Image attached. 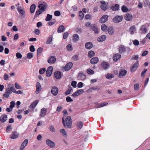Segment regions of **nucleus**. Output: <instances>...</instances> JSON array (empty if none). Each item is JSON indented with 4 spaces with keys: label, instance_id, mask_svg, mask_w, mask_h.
<instances>
[{
    "label": "nucleus",
    "instance_id": "f257e3e1",
    "mask_svg": "<svg viewBox=\"0 0 150 150\" xmlns=\"http://www.w3.org/2000/svg\"><path fill=\"white\" fill-rule=\"evenodd\" d=\"M15 88L13 85L12 84H9L7 85V87L6 89L5 92L3 95V96L6 98H8L10 96V94H11L12 92L13 93Z\"/></svg>",
    "mask_w": 150,
    "mask_h": 150
},
{
    "label": "nucleus",
    "instance_id": "f03ea898",
    "mask_svg": "<svg viewBox=\"0 0 150 150\" xmlns=\"http://www.w3.org/2000/svg\"><path fill=\"white\" fill-rule=\"evenodd\" d=\"M39 4L38 8V15L41 14L44 12L47 9L48 5L45 1H40L39 3Z\"/></svg>",
    "mask_w": 150,
    "mask_h": 150
},
{
    "label": "nucleus",
    "instance_id": "7ed1b4c3",
    "mask_svg": "<svg viewBox=\"0 0 150 150\" xmlns=\"http://www.w3.org/2000/svg\"><path fill=\"white\" fill-rule=\"evenodd\" d=\"M62 121L63 124L65 127H67L70 128L71 127L72 125V121L71 117L70 116L67 117L65 120L64 117L62 118Z\"/></svg>",
    "mask_w": 150,
    "mask_h": 150
},
{
    "label": "nucleus",
    "instance_id": "20e7f679",
    "mask_svg": "<svg viewBox=\"0 0 150 150\" xmlns=\"http://www.w3.org/2000/svg\"><path fill=\"white\" fill-rule=\"evenodd\" d=\"M100 3L101 4L100 8L103 11H105L108 8V4L105 1L102 0L100 1Z\"/></svg>",
    "mask_w": 150,
    "mask_h": 150
},
{
    "label": "nucleus",
    "instance_id": "39448f33",
    "mask_svg": "<svg viewBox=\"0 0 150 150\" xmlns=\"http://www.w3.org/2000/svg\"><path fill=\"white\" fill-rule=\"evenodd\" d=\"M84 93V91L83 89H81L78 90L73 94L72 95V96L74 98H76L83 94Z\"/></svg>",
    "mask_w": 150,
    "mask_h": 150
},
{
    "label": "nucleus",
    "instance_id": "423d86ee",
    "mask_svg": "<svg viewBox=\"0 0 150 150\" xmlns=\"http://www.w3.org/2000/svg\"><path fill=\"white\" fill-rule=\"evenodd\" d=\"M123 19V17L122 16H117L113 18L112 20L114 23H118L121 22Z\"/></svg>",
    "mask_w": 150,
    "mask_h": 150
},
{
    "label": "nucleus",
    "instance_id": "0eeeda50",
    "mask_svg": "<svg viewBox=\"0 0 150 150\" xmlns=\"http://www.w3.org/2000/svg\"><path fill=\"white\" fill-rule=\"evenodd\" d=\"M118 50L119 52L122 53L126 51L127 50L129 51L130 50V48H129L125 47L123 45H120L119 46Z\"/></svg>",
    "mask_w": 150,
    "mask_h": 150
},
{
    "label": "nucleus",
    "instance_id": "6e6552de",
    "mask_svg": "<svg viewBox=\"0 0 150 150\" xmlns=\"http://www.w3.org/2000/svg\"><path fill=\"white\" fill-rule=\"evenodd\" d=\"M46 144L49 147L53 148L55 147V143L51 140L47 139L46 140Z\"/></svg>",
    "mask_w": 150,
    "mask_h": 150
},
{
    "label": "nucleus",
    "instance_id": "1a4fd4ad",
    "mask_svg": "<svg viewBox=\"0 0 150 150\" xmlns=\"http://www.w3.org/2000/svg\"><path fill=\"white\" fill-rule=\"evenodd\" d=\"M73 64L72 62H70L67 64L65 67L62 68L64 71H67L69 70L72 67Z\"/></svg>",
    "mask_w": 150,
    "mask_h": 150
},
{
    "label": "nucleus",
    "instance_id": "9d476101",
    "mask_svg": "<svg viewBox=\"0 0 150 150\" xmlns=\"http://www.w3.org/2000/svg\"><path fill=\"white\" fill-rule=\"evenodd\" d=\"M127 73V71L124 69H121L119 73V76L122 78L126 76Z\"/></svg>",
    "mask_w": 150,
    "mask_h": 150
},
{
    "label": "nucleus",
    "instance_id": "9b49d317",
    "mask_svg": "<svg viewBox=\"0 0 150 150\" xmlns=\"http://www.w3.org/2000/svg\"><path fill=\"white\" fill-rule=\"evenodd\" d=\"M108 16L107 15H104L100 19L99 22L101 23L106 22L108 20Z\"/></svg>",
    "mask_w": 150,
    "mask_h": 150
},
{
    "label": "nucleus",
    "instance_id": "f8f14e48",
    "mask_svg": "<svg viewBox=\"0 0 150 150\" xmlns=\"http://www.w3.org/2000/svg\"><path fill=\"white\" fill-rule=\"evenodd\" d=\"M124 19L127 21H131L133 19V16L132 14L129 13H127L124 16Z\"/></svg>",
    "mask_w": 150,
    "mask_h": 150
},
{
    "label": "nucleus",
    "instance_id": "ddd939ff",
    "mask_svg": "<svg viewBox=\"0 0 150 150\" xmlns=\"http://www.w3.org/2000/svg\"><path fill=\"white\" fill-rule=\"evenodd\" d=\"M53 70V68L52 66L49 67L47 69L46 72V76L48 77H50L52 75Z\"/></svg>",
    "mask_w": 150,
    "mask_h": 150
},
{
    "label": "nucleus",
    "instance_id": "4468645a",
    "mask_svg": "<svg viewBox=\"0 0 150 150\" xmlns=\"http://www.w3.org/2000/svg\"><path fill=\"white\" fill-rule=\"evenodd\" d=\"M137 31L136 27L133 25L131 26L129 29V32L131 35H133Z\"/></svg>",
    "mask_w": 150,
    "mask_h": 150
},
{
    "label": "nucleus",
    "instance_id": "2eb2a0df",
    "mask_svg": "<svg viewBox=\"0 0 150 150\" xmlns=\"http://www.w3.org/2000/svg\"><path fill=\"white\" fill-rule=\"evenodd\" d=\"M121 57V54L119 53H116L114 54L113 56V60L115 62H117L120 60Z\"/></svg>",
    "mask_w": 150,
    "mask_h": 150
},
{
    "label": "nucleus",
    "instance_id": "dca6fc26",
    "mask_svg": "<svg viewBox=\"0 0 150 150\" xmlns=\"http://www.w3.org/2000/svg\"><path fill=\"white\" fill-rule=\"evenodd\" d=\"M139 66V61H137L134 64L131 66L130 70L131 72H134L135 71L137 68Z\"/></svg>",
    "mask_w": 150,
    "mask_h": 150
},
{
    "label": "nucleus",
    "instance_id": "f3484780",
    "mask_svg": "<svg viewBox=\"0 0 150 150\" xmlns=\"http://www.w3.org/2000/svg\"><path fill=\"white\" fill-rule=\"evenodd\" d=\"M58 89L57 87L54 86L52 88L51 93L54 96H56L58 93Z\"/></svg>",
    "mask_w": 150,
    "mask_h": 150
},
{
    "label": "nucleus",
    "instance_id": "a211bd4d",
    "mask_svg": "<svg viewBox=\"0 0 150 150\" xmlns=\"http://www.w3.org/2000/svg\"><path fill=\"white\" fill-rule=\"evenodd\" d=\"M140 33L142 34H146L148 32L146 27L144 25H142L140 29Z\"/></svg>",
    "mask_w": 150,
    "mask_h": 150
},
{
    "label": "nucleus",
    "instance_id": "6ab92c4d",
    "mask_svg": "<svg viewBox=\"0 0 150 150\" xmlns=\"http://www.w3.org/2000/svg\"><path fill=\"white\" fill-rule=\"evenodd\" d=\"M99 59L98 57H94L91 58L90 60L91 64H97L99 62Z\"/></svg>",
    "mask_w": 150,
    "mask_h": 150
},
{
    "label": "nucleus",
    "instance_id": "aec40b11",
    "mask_svg": "<svg viewBox=\"0 0 150 150\" xmlns=\"http://www.w3.org/2000/svg\"><path fill=\"white\" fill-rule=\"evenodd\" d=\"M107 38L106 36L105 35H102L97 38V41L99 42H101L104 41Z\"/></svg>",
    "mask_w": 150,
    "mask_h": 150
},
{
    "label": "nucleus",
    "instance_id": "412c9836",
    "mask_svg": "<svg viewBox=\"0 0 150 150\" xmlns=\"http://www.w3.org/2000/svg\"><path fill=\"white\" fill-rule=\"evenodd\" d=\"M19 135V133L16 131H13L10 136V138L11 139H15L17 138Z\"/></svg>",
    "mask_w": 150,
    "mask_h": 150
},
{
    "label": "nucleus",
    "instance_id": "4be33fe9",
    "mask_svg": "<svg viewBox=\"0 0 150 150\" xmlns=\"http://www.w3.org/2000/svg\"><path fill=\"white\" fill-rule=\"evenodd\" d=\"M108 32L110 35H112L115 33L114 29L112 26H109L108 28Z\"/></svg>",
    "mask_w": 150,
    "mask_h": 150
},
{
    "label": "nucleus",
    "instance_id": "5701e85b",
    "mask_svg": "<svg viewBox=\"0 0 150 150\" xmlns=\"http://www.w3.org/2000/svg\"><path fill=\"white\" fill-rule=\"evenodd\" d=\"M85 47L87 49L89 50L93 47V43L90 42L86 43L85 45Z\"/></svg>",
    "mask_w": 150,
    "mask_h": 150
},
{
    "label": "nucleus",
    "instance_id": "b1692460",
    "mask_svg": "<svg viewBox=\"0 0 150 150\" xmlns=\"http://www.w3.org/2000/svg\"><path fill=\"white\" fill-rule=\"evenodd\" d=\"M7 116L4 114L2 115L0 117V121L2 122H4L7 120Z\"/></svg>",
    "mask_w": 150,
    "mask_h": 150
},
{
    "label": "nucleus",
    "instance_id": "393cba45",
    "mask_svg": "<svg viewBox=\"0 0 150 150\" xmlns=\"http://www.w3.org/2000/svg\"><path fill=\"white\" fill-rule=\"evenodd\" d=\"M101 66L102 67L105 69L106 70L109 67V65L107 63L105 62H103L101 64Z\"/></svg>",
    "mask_w": 150,
    "mask_h": 150
},
{
    "label": "nucleus",
    "instance_id": "a878e982",
    "mask_svg": "<svg viewBox=\"0 0 150 150\" xmlns=\"http://www.w3.org/2000/svg\"><path fill=\"white\" fill-rule=\"evenodd\" d=\"M47 110L45 108H43L41 110L40 116L42 117H45L46 115Z\"/></svg>",
    "mask_w": 150,
    "mask_h": 150
},
{
    "label": "nucleus",
    "instance_id": "bb28decb",
    "mask_svg": "<svg viewBox=\"0 0 150 150\" xmlns=\"http://www.w3.org/2000/svg\"><path fill=\"white\" fill-rule=\"evenodd\" d=\"M28 142L27 139H25L22 143L21 147V150H23V149L26 146Z\"/></svg>",
    "mask_w": 150,
    "mask_h": 150
},
{
    "label": "nucleus",
    "instance_id": "cd10ccee",
    "mask_svg": "<svg viewBox=\"0 0 150 150\" xmlns=\"http://www.w3.org/2000/svg\"><path fill=\"white\" fill-rule=\"evenodd\" d=\"M56 61V59L54 57L51 56L50 57L48 60V62L49 63H54Z\"/></svg>",
    "mask_w": 150,
    "mask_h": 150
},
{
    "label": "nucleus",
    "instance_id": "c85d7f7f",
    "mask_svg": "<svg viewBox=\"0 0 150 150\" xmlns=\"http://www.w3.org/2000/svg\"><path fill=\"white\" fill-rule=\"evenodd\" d=\"M54 77L57 79H59L61 77V73L60 71H56L54 73Z\"/></svg>",
    "mask_w": 150,
    "mask_h": 150
},
{
    "label": "nucleus",
    "instance_id": "c756f323",
    "mask_svg": "<svg viewBox=\"0 0 150 150\" xmlns=\"http://www.w3.org/2000/svg\"><path fill=\"white\" fill-rule=\"evenodd\" d=\"M59 132L64 137H67V132L64 129H60Z\"/></svg>",
    "mask_w": 150,
    "mask_h": 150
},
{
    "label": "nucleus",
    "instance_id": "7c9ffc66",
    "mask_svg": "<svg viewBox=\"0 0 150 150\" xmlns=\"http://www.w3.org/2000/svg\"><path fill=\"white\" fill-rule=\"evenodd\" d=\"M38 104V101L35 100L33 103L30 105V108L33 110L35 107Z\"/></svg>",
    "mask_w": 150,
    "mask_h": 150
},
{
    "label": "nucleus",
    "instance_id": "2f4dec72",
    "mask_svg": "<svg viewBox=\"0 0 150 150\" xmlns=\"http://www.w3.org/2000/svg\"><path fill=\"white\" fill-rule=\"evenodd\" d=\"M114 75L111 73H108L105 76L106 78L109 79H111L112 78L114 77Z\"/></svg>",
    "mask_w": 150,
    "mask_h": 150
},
{
    "label": "nucleus",
    "instance_id": "473e14b6",
    "mask_svg": "<svg viewBox=\"0 0 150 150\" xmlns=\"http://www.w3.org/2000/svg\"><path fill=\"white\" fill-rule=\"evenodd\" d=\"M111 9L113 11H118L119 9V5L117 4H116L114 6L111 7Z\"/></svg>",
    "mask_w": 150,
    "mask_h": 150
},
{
    "label": "nucleus",
    "instance_id": "72a5a7b5",
    "mask_svg": "<svg viewBox=\"0 0 150 150\" xmlns=\"http://www.w3.org/2000/svg\"><path fill=\"white\" fill-rule=\"evenodd\" d=\"M79 39V37L78 35L74 34V35L73 38V41L74 42H76L78 41Z\"/></svg>",
    "mask_w": 150,
    "mask_h": 150
},
{
    "label": "nucleus",
    "instance_id": "f704fd0d",
    "mask_svg": "<svg viewBox=\"0 0 150 150\" xmlns=\"http://www.w3.org/2000/svg\"><path fill=\"white\" fill-rule=\"evenodd\" d=\"M121 10L123 12H127L130 11L125 6H122Z\"/></svg>",
    "mask_w": 150,
    "mask_h": 150
},
{
    "label": "nucleus",
    "instance_id": "c9c22d12",
    "mask_svg": "<svg viewBox=\"0 0 150 150\" xmlns=\"http://www.w3.org/2000/svg\"><path fill=\"white\" fill-rule=\"evenodd\" d=\"M92 29L96 34L98 33V30L96 26L93 25L92 27Z\"/></svg>",
    "mask_w": 150,
    "mask_h": 150
},
{
    "label": "nucleus",
    "instance_id": "e433bc0d",
    "mask_svg": "<svg viewBox=\"0 0 150 150\" xmlns=\"http://www.w3.org/2000/svg\"><path fill=\"white\" fill-rule=\"evenodd\" d=\"M107 28V26L104 24H102L101 26V30L104 32L106 31Z\"/></svg>",
    "mask_w": 150,
    "mask_h": 150
},
{
    "label": "nucleus",
    "instance_id": "4c0bfd02",
    "mask_svg": "<svg viewBox=\"0 0 150 150\" xmlns=\"http://www.w3.org/2000/svg\"><path fill=\"white\" fill-rule=\"evenodd\" d=\"M35 8L36 6L35 4H33L30 6V10L31 13H33L34 12Z\"/></svg>",
    "mask_w": 150,
    "mask_h": 150
},
{
    "label": "nucleus",
    "instance_id": "58836bf2",
    "mask_svg": "<svg viewBox=\"0 0 150 150\" xmlns=\"http://www.w3.org/2000/svg\"><path fill=\"white\" fill-rule=\"evenodd\" d=\"M79 77L82 80H84L86 79V76L83 74H79Z\"/></svg>",
    "mask_w": 150,
    "mask_h": 150
},
{
    "label": "nucleus",
    "instance_id": "ea45409f",
    "mask_svg": "<svg viewBox=\"0 0 150 150\" xmlns=\"http://www.w3.org/2000/svg\"><path fill=\"white\" fill-rule=\"evenodd\" d=\"M95 55V53L94 51H89L88 52V57L90 58H91Z\"/></svg>",
    "mask_w": 150,
    "mask_h": 150
},
{
    "label": "nucleus",
    "instance_id": "a19ab883",
    "mask_svg": "<svg viewBox=\"0 0 150 150\" xmlns=\"http://www.w3.org/2000/svg\"><path fill=\"white\" fill-rule=\"evenodd\" d=\"M83 126V123L81 122H78L77 124V127L79 129H81Z\"/></svg>",
    "mask_w": 150,
    "mask_h": 150
},
{
    "label": "nucleus",
    "instance_id": "79ce46f5",
    "mask_svg": "<svg viewBox=\"0 0 150 150\" xmlns=\"http://www.w3.org/2000/svg\"><path fill=\"white\" fill-rule=\"evenodd\" d=\"M66 48L67 50L69 51H71L73 50V48L71 44H68L66 46Z\"/></svg>",
    "mask_w": 150,
    "mask_h": 150
},
{
    "label": "nucleus",
    "instance_id": "37998d69",
    "mask_svg": "<svg viewBox=\"0 0 150 150\" xmlns=\"http://www.w3.org/2000/svg\"><path fill=\"white\" fill-rule=\"evenodd\" d=\"M52 36H50L48 39V40L47 42V43L48 44H52Z\"/></svg>",
    "mask_w": 150,
    "mask_h": 150
},
{
    "label": "nucleus",
    "instance_id": "c03bdc74",
    "mask_svg": "<svg viewBox=\"0 0 150 150\" xmlns=\"http://www.w3.org/2000/svg\"><path fill=\"white\" fill-rule=\"evenodd\" d=\"M64 30V28L62 26H60L58 30V33H61L63 32Z\"/></svg>",
    "mask_w": 150,
    "mask_h": 150
},
{
    "label": "nucleus",
    "instance_id": "a18cd8bd",
    "mask_svg": "<svg viewBox=\"0 0 150 150\" xmlns=\"http://www.w3.org/2000/svg\"><path fill=\"white\" fill-rule=\"evenodd\" d=\"M49 129L50 131L52 132H55L56 131V129L54 126L52 125H50L49 127Z\"/></svg>",
    "mask_w": 150,
    "mask_h": 150
},
{
    "label": "nucleus",
    "instance_id": "49530a36",
    "mask_svg": "<svg viewBox=\"0 0 150 150\" xmlns=\"http://www.w3.org/2000/svg\"><path fill=\"white\" fill-rule=\"evenodd\" d=\"M79 19L80 20L82 19L84 17V15L82 11H80L79 12Z\"/></svg>",
    "mask_w": 150,
    "mask_h": 150
},
{
    "label": "nucleus",
    "instance_id": "de8ad7c7",
    "mask_svg": "<svg viewBox=\"0 0 150 150\" xmlns=\"http://www.w3.org/2000/svg\"><path fill=\"white\" fill-rule=\"evenodd\" d=\"M52 16L49 14H47L46 18H45V20L46 21H49L52 18Z\"/></svg>",
    "mask_w": 150,
    "mask_h": 150
},
{
    "label": "nucleus",
    "instance_id": "09e8293b",
    "mask_svg": "<svg viewBox=\"0 0 150 150\" xmlns=\"http://www.w3.org/2000/svg\"><path fill=\"white\" fill-rule=\"evenodd\" d=\"M42 49L41 47L38 48V56H41L42 54Z\"/></svg>",
    "mask_w": 150,
    "mask_h": 150
},
{
    "label": "nucleus",
    "instance_id": "8fccbe9b",
    "mask_svg": "<svg viewBox=\"0 0 150 150\" xmlns=\"http://www.w3.org/2000/svg\"><path fill=\"white\" fill-rule=\"evenodd\" d=\"M139 55H133L131 58V60H137L139 58Z\"/></svg>",
    "mask_w": 150,
    "mask_h": 150
},
{
    "label": "nucleus",
    "instance_id": "3c124183",
    "mask_svg": "<svg viewBox=\"0 0 150 150\" xmlns=\"http://www.w3.org/2000/svg\"><path fill=\"white\" fill-rule=\"evenodd\" d=\"M72 88L71 87H69L68 90L65 92V95H67L70 93L71 91L72 90Z\"/></svg>",
    "mask_w": 150,
    "mask_h": 150
},
{
    "label": "nucleus",
    "instance_id": "603ef678",
    "mask_svg": "<svg viewBox=\"0 0 150 150\" xmlns=\"http://www.w3.org/2000/svg\"><path fill=\"white\" fill-rule=\"evenodd\" d=\"M15 87L17 89H22L20 85L17 82H16L14 84Z\"/></svg>",
    "mask_w": 150,
    "mask_h": 150
},
{
    "label": "nucleus",
    "instance_id": "864d4df0",
    "mask_svg": "<svg viewBox=\"0 0 150 150\" xmlns=\"http://www.w3.org/2000/svg\"><path fill=\"white\" fill-rule=\"evenodd\" d=\"M27 58L29 59H31L33 57V54L32 53L29 52L27 54Z\"/></svg>",
    "mask_w": 150,
    "mask_h": 150
},
{
    "label": "nucleus",
    "instance_id": "5fc2aeb1",
    "mask_svg": "<svg viewBox=\"0 0 150 150\" xmlns=\"http://www.w3.org/2000/svg\"><path fill=\"white\" fill-rule=\"evenodd\" d=\"M87 72L89 74H94V71L90 69H88L87 70Z\"/></svg>",
    "mask_w": 150,
    "mask_h": 150
},
{
    "label": "nucleus",
    "instance_id": "6e6d98bb",
    "mask_svg": "<svg viewBox=\"0 0 150 150\" xmlns=\"http://www.w3.org/2000/svg\"><path fill=\"white\" fill-rule=\"evenodd\" d=\"M16 55L17 59H21L22 57V55L19 52H17Z\"/></svg>",
    "mask_w": 150,
    "mask_h": 150
},
{
    "label": "nucleus",
    "instance_id": "4d7b16f0",
    "mask_svg": "<svg viewBox=\"0 0 150 150\" xmlns=\"http://www.w3.org/2000/svg\"><path fill=\"white\" fill-rule=\"evenodd\" d=\"M46 71V69L45 68H43L40 69L39 71V72L40 74H44L45 72Z\"/></svg>",
    "mask_w": 150,
    "mask_h": 150
},
{
    "label": "nucleus",
    "instance_id": "13d9d810",
    "mask_svg": "<svg viewBox=\"0 0 150 150\" xmlns=\"http://www.w3.org/2000/svg\"><path fill=\"white\" fill-rule=\"evenodd\" d=\"M10 104L9 107L10 108L12 109L15 106V103L14 101H12L11 102Z\"/></svg>",
    "mask_w": 150,
    "mask_h": 150
},
{
    "label": "nucleus",
    "instance_id": "bf43d9fd",
    "mask_svg": "<svg viewBox=\"0 0 150 150\" xmlns=\"http://www.w3.org/2000/svg\"><path fill=\"white\" fill-rule=\"evenodd\" d=\"M55 22L56 21L55 19H52L49 22L48 24L49 25H52L54 24L55 23Z\"/></svg>",
    "mask_w": 150,
    "mask_h": 150
},
{
    "label": "nucleus",
    "instance_id": "052dcab7",
    "mask_svg": "<svg viewBox=\"0 0 150 150\" xmlns=\"http://www.w3.org/2000/svg\"><path fill=\"white\" fill-rule=\"evenodd\" d=\"M4 80H7L9 79V76L7 74L5 73L4 76Z\"/></svg>",
    "mask_w": 150,
    "mask_h": 150
},
{
    "label": "nucleus",
    "instance_id": "680f3d73",
    "mask_svg": "<svg viewBox=\"0 0 150 150\" xmlns=\"http://www.w3.org/2000/svg\"><path fill=\"white\" fill-rule=\"evenodd\" d=\"M69 35V33L67 32H65L63 34V38L64 39H66Z\"/></svg>",
    "mask_w": 150,
    "mask_h": 150
},
{
    "label": "nucleus",
    "instance_id": "e2e57ef3",
    "mask_svg": "<svg viewBox=\"0 0 150 150\" xmlns=\"http://www.w3.org/2000/svg\"><path fill=\"white\" fill-rule=\"evenodd\" d=\"M12 127L11 126L9 125L6 128V131L7 132H8L9 131H10L11 130Z\"/></svg>",
    "mask_w": 150,
    "mask_h": 150
},
{
    "label": "nucleus",
    "instance_id": "0e129e2a",
    "mask_svg": "<svg viewBox=\"0 0 150 150\" xmlns=\"http://www.w3.org/2000/svg\"><path fill=\"white\" fill-rule=\"evenodd\" d=\"M66 100L67 102H72L73 101V99H72L70 97L67 96L66 98Z\"/></svg>",
    "mask_w": 150,
    "mask_h": 150
},
{
    "label": "nucleus",
    "instance_id": "69168bd1",
    "mask_svg": "<svg viewBox=\"0 0 150 150\" xmlns=\"http://www.w3.org/2000/svg\"><path fill=\"white\" fill-rule=\"evenodd\" d=\"M60 14V12L59 11H57L54 12V15L56 16H59Z\"/></svg>",
    "mask_w": 150,
    "mask_h": 150
},
{
    "label": "nucleus",
    "instance_id": "338daca9",
    "mask_svg": "<svg viewBox=\"0 0 150 150\" xmlns=\"http://www.w3.org/2000/svg\"><path fill=\"white\" fill-rule=\"evenodd\" d=\"M91 15L88 14L85 15V18L86 19H89L91 18Z\"/></svg>",
    "mask_w": 150,
    "mask_h": 150
},
{
    "label": "nucleus",
    "instance_id": "774afa93",
    "mask_svg": "<svg viewBox=\"0 0 150 150\" xmlns=\"http://www.w3.org/2000/svg\"><path fill=\"white\" fill-rule=\"evenodd\" d=\"M77 82L75 81H73L71 83V86L74 88H75L76 87V84Z\"/></svg>",
    "mask_w": 150,
    "mask_h": 150
}]
</instances>
